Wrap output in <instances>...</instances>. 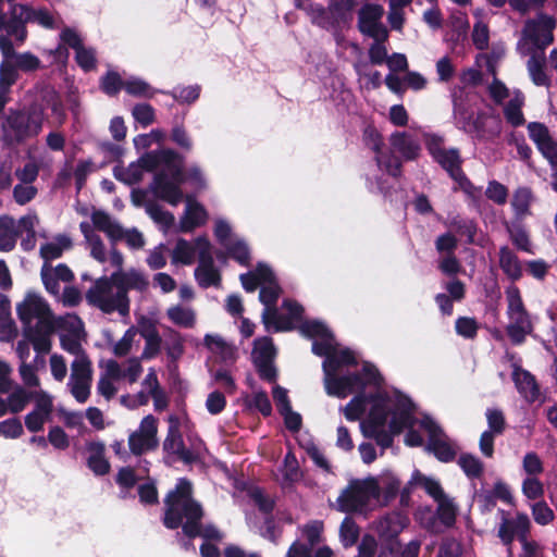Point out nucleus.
<instances>
[{"label": "nucleus", "mask_w": 557, "mask_h": 557, "mask_svg": "<svg viewBox=\"0 0 557 557\" xmlns=\"http://www.w3.org/2000/svg\"><path fill=\"white\" fill-rule=\"evenodd\" d=\"M125 91L134 97L151 98L154 90L145 81L131 77L124 82Z\"/></svg>", "instance_id": "obj_53"}, {"label": "nucleus", "mask_w": 557, "mask_h": 557, "mask_svg": "<svg viewBox=\"0 0 557 557\" xmlns=\"http://www.w3.org/2000/svg\"><path fill=\"white\" fill-rule=\"evenodd\" d=\"M300 330L305 336L313 339L312 352L325 357L322 368L326 394L346 398L352 393H360L343 408V411L350 421H356L366 413L360 423L366 437L373 438L384 450L392 446L395 435L408 429L405 436L406 445L421 446L423 438L413 430L419 423L428 433V450L445 462L455 457L457 446L431 417L423 416L417 420L413 404L406 395L381 387L382 377L374 366L366 362L361 373L349 371L350 367L358 362L356 354L341 347L322 322L307 321Z\"/></svg>", "instance_id": "obj_1"}, {"label": "nucleus", "mask_w": 557, "mask_h": 557, "mask_svg": "<svg viewBox=\"0 0 557 557\" xmlns=\"http://www.w3.org/2000/svg\"><path fill=\"white\" fill-rule=\"evenodd\" d=\"M90 225L94 231H101L113 240L120 239L123 236V228L121 225L104 211H92Z\"/></svg>", "instance_id": "obj_33"}, {"label": "nucleus", "mask_w": 557, "mask_h": 557, "mask_svg": "<svg viewBox=\"0 0 557 557\" xmlns=\"http://www.w3.org/2000/svg\"><path fill=\"white\" fill-rule=\"evenodd\" d=\"M336 503L343 512L367 516L380 508L377 482L373 475L350 480Z\"/></svg>", "instance_id": "obj_6"}, {"label": "nucleus", "mask_w": 557, "mask_h": 557, "mask_svg": "<svg viewBox=\"0 0 557 557\" xmlns=\"http://www.w3.org/2000/svg\"><path fill=\"white\" fill-rule=\"evenodd\" d=\"M454 119L456 125L469 134H473L480 139L491 140L498 137L502 133V122L498 116L488 114H478L475 119L472 113L461 102H454Z\"/></svg>", "instance_id": "obj_9"}, {"label": "nucleus", "mask_w": 557, "mask_h": 557, "mask_svg": "<svg viewBox=\"0 0 557 557\" xmlns=\"http://www.w3.org/2000/svg\"><path fill=\"white\" fill-rule=\"evenodd\" d=\"M136 335H137V330L134 326L129 327L124 333V335L122 336L121 339H119L117 342L113 343V345H112V352L116 357H124V356H126L132 350L133 343H134V339H135Z\"/></svg>", "instance_id": "obj_59"}, {"label": "nucleus", "mask_w": 557, "mask_h": 557, "mask_svg": "<svg viewBox=\"0 0 557 557\" xmlns=\"http://www.w3.org/2000/svg\"><path fill=\"white\" fill-rule=\"evenodd\" d=\"M297 9L305 11L311 22L324 29H335L341 26L338 18L332 15L330 7L325 9L323 5L313 3L309 0H294Z\"/></svg>", "instance_id": "obj_23"}, {"label": "nucleus", "mask_w": 557, "mask_h": 557, "mask_svg": "<svg viewBox=\"0 0 557 557\" xmlns=\"http://www.w3.org/2000/svg\"><path fill=\"white\" fill-rule=\"evenodd\" d=\"M86 300L104 313L117 311L124 317L129 312L128 296L114 284L112 275L96 280L86 293Z\"/></svg>", "instance_id": "obj_7"}, {"label": "nucleus", "mask_w": 557, "mask_h": 557, "mask_svg": "<svg viewBox=\"0 0 557 557\" xmlns=\"http://www.w3.org/2000/svg\"><path fill=\"white\" fill-rule=\"evenodd\" d=\"M458 463L469 478H479L483 472L482 461L473 455H461Z\"/></svg>", "instance_id": "obj_58"}, {"label": "nucleus", "mask_w": 557, "mask_h": 557, "mask_svg": "<svg viewBox=\"0 0 557 557\" xmlns=\"http://www.w3.org/2000/svg\"><path fill=\"white\" fill-rule=\"evenodd\" d=\"M72 242L70 237L65 235H58L50 242L46 243L40 247V256L46 260L50 261L61 257L63 251L70 249Z\"/></svg>", "instance_id": "obj_41"}, {"label": "nucleus", "mask_w": 557, "mask_h": 557, "mask_svg": "<svg viewBox=\"0 0 557 557\" xmlns=\"http://www.w3.org/2000/svg\"><path fill=\"white\" fill-rule=\"evenodd\" d=\"M374 480L377 482L380 507L386 506L396 497L400 488V481L389 471L382 472L380 475L374 476Z\"/></svg>", "instance_id": "obj_29"}, {"label": "nucleus", "mask_w": 557, "mask_h": 557, "mask_svg": "<svg viewBox=\"0 0 557 557\" xmlns=\"http://www.w3.org/2000/svg\"><path fill=\"white\" fill-rule=\"evenodd\" d=\"M485 196L496 205H505L508 199V189L505 185L497 181L488 182Z\"/></svg>", "instance_id": "obj_63"}, {"label": "nucleus", "mask_w": 557, "mask_h": 557, "mask_svg": "<svg viewBox=\"0 0 557 557\" xmlns=\"http://www.w3.org/2000/svg\"><path fill=\"white\" fill-rule=\"evenodd\" d=\"M499 265L502 270L511 278L518 280L522 274L521 264L517 256L506 246L499 251Z\"/></svg>", "instance_id": "obj_43"}, {"label": "nucleus", "mask_w": 557, "mask_h": 557, "mask_svg": "<svg viewBox=\"0 0 557 557\" xmlns=\"http://www.w3.org/2000/svg\"><path fill=\"white\" fill-rule=\"evenodd\" d=\"M228 253L240 264H247L249 261V248L247 244L240 239L236 238L232 243L228 244V247H225Z\"/></svg>", "instance_id": "obj_64"}, {"label": "nucleus", "mask_w": 557, "mask_h": 557, "mask_svg": "<svg viewBox=\"0 0 557 557\" xmlns=\"http://www.w3.org/2000/svg\"><path fill=\"white\" fill-rule=\"evenodd\" d=\"M450 226L460 235L467 238L470 244L476 243V225L472 220L459 219L454 220Z\"/></svg>", "instance_id": "obj_61"}, {"label": "nucleus", "mask_w": 557, "mask_h": 557, "mask_svg": "<svg viewBox=\"0 0 557 557\" xmlns=\"http://www.w3.org/2000/svg\"><path fill=\"white\" fill-rule=\"evenodd\" d=\"M555 27L556 21L549 15L541 14L534 20H529L525 23L523 36L519 44L520 49L529 44L536 49H544L553 42Z\"/></svg>", "instance_id": "obj_13"}, {"label": "nucleus", "mask_w": 557, "mask_h": 557, "mask_svg": "<svg viewBox=\"0 0 557 557\" xmlns=\"http://www.w3.org/2000/svg\"><path fill=\"white\" fill-rule=\"evenodd\" d=\"M474 14L478 17V21L473 26L472 40L478 49L483 50L488 45V27L481 18L480 10H476Z\"/></svg>", "instance_id": "obj_55"}, {"label": "nucleus", "mask_w": 557, "mask_h": 557, "mask_svg": "<svg viewBox=\"0 0 557 557\" xmlns=\"http://www.w3.org/2000/svg\"><path fill=\"white\" fill-rule=\"evenodd\" d=\"M275 355V348L270 337H260L255 339L251 352L252 361L263 380L272 382L276 377V370L272 364Z\"/></svg>", "instance_id": "obj_19"}, {"label": "nucleus", "mask_w": 557, "mask_h": 557, "mask_svg": "<svg viewBox=\"0 0 557 557\" xmlns=\"http://www.w3.org/2000/svg\"><path fill=\"white\" fill-rule=\"evenodd\" d=\"M356 3L357 0H330V10L341 25L347 24L351 20Z\"/></svg>", "instance_id": "obj_48"}, {"label": "nucleus", "mask_w": 557, "mask_h": 557, "mask_svg": "<svg viewBox=\"0 0 557 557\" xmlns=\"http://www.w3.org/2000/svg\"><path fill=\"white\" fill-rule=\"evenodd\" d=\"M528 131L530 138L548 162L557 163V141L549 136L548 129L541 123H530Z\"/></svg>", "instance_id": "obj_25"}, {"label": "nucleus", "mask_w": 557, "mask_h": 557, "mask_svg": "<svg viewBox=\"0 0 557 557\" xmlns=\"http://www.w3.org/2000/svg\"><path fill=\"white\" fill-rule=\"evenodd\" d=\"M14 14H18L24 17L27 23L34 22L46 28H52L54 26V18L47 10H35L26 4L14 3Z\"/></svg>", "instance_id": "obj_39"}, {"label": "nucleus", "mask_w": 557, "mask_h": 557, "mask_svg": "<svg viewBox=\"0 0 557 557\" xmlns=\"http://www.w3.org/2000/svg\"><path fill=\"white\" fill-rule=\"evenodd\" d=\"M545 59L543 53H533L528 61V71L532 82L537 86H548L549 78L544 70Z\"/></svg>", "instance_id": "obj_44"}, {"label": "nucleus", "mask_w": 557, "mask_h": 557, "mask_svg": "<svg viewBox=\"0 0 557 557\" xmlns=\"http://www.w3.org/2000/svg\"><path fill=\"white\" fill-rule=\"evenodd\" d=\"M203 344L222 361H234L236 358V347L218 334H207Z\"/></svg>", "instance_id": "obj_31"}, {"label": "nucleus", "mask_w": 557, "mask_h": 557, "mask_svg": "<svg viewBox=\"0 0 557 557\" xmlns=\"http://www.w3.org/2000/svg\"><path fill=\"white\" fill-rule=\"evenodd\" d=\"M163 448L169 454L176 455L180 459L187 463L196 460L203 449L202 443L200 441L195 443L191 449H188L184 446L181 433L177 429V420L174 418H170V429L163 443Z\"/></svg>", "instance_id": "obj_21"}, {"label": "nucleus", "mask_w": 557, "mask_h": 557, "mask_svg": "<svg viewBox=\"0 0 557 557\" xmlns=\"http://www.w3.org/2000/svg\"><path fill=\"white\" fill-rule=\"evenodd\" d=\"M92 382L91 362L88 357H78L71 364V374L67 382L70 393L79 404H84L90 396Z\"/></svg>", "instance_id": "obj_14"}, {"label": "nucleus", "mask_w": 557, "mask_h": 557, "mask_svg": "<svg viewBox=\"0 0 557 557\" xmlns=\"http://www.w3.org/2000/svg\"><path fill=\"white\" fill-rule=\"evenodd\" d=\"M59 329L60 334H81L84 333L83 322L75 314L54 318V330Z\"/></svg>", "instance_id": "obj_49"}, {"label": "nucleus", "mask_w": 557, "mask_h": 557, "mask_svg": "<svg viewBox=\"0 0 557 557\" xmlns=\"http://www.w3.org/2000/svg\"><path fill=\"white\" fill-rule=\"evenodd\" d=\"M34 392H28L23 386L16 387L10 393L7 398L9 411L11 413H18L25 409L30 399H33Z\"/></svg>", "instance_id": "obj_47"}, {"label": "nucleus", "mask_w": 557, "mask_h": 557, "mask_svg": "<svg viewBox=\"0 0 557 557\" xmlns=\"http://www.w3.org/2000/svg\"><path fill=\"white\" fill-rule=\"evenodd\" d=\"M505 295L508 317L507 334L513 344H521L532 332V322L524 308L519 288L510 285L506 288Z\"/></svg>", "instance_id": "obj_8"}, {"label": "nucleus", "mask_w": 557, "mask_h": 557, "mask_svg": "<svg viewBox=\"0 0 557 557\" xmlns=\"http://www.w3.org/2000/svg\"><path fill=\"white\" fill-rule=\"evenodd\" d=\"M25 336L33 345L37 354H47L51 349V335L54 330L41 326H24Z\"/></svg>", "instance_id": "obj_35"}, {"label": "nucleus", "mask_w": 557, "mask_h": 557, "mask_svg": "<svg viewBox=\"0 0 557 557\" xmlns=\"http://www.w3.org/2000/svg\"><path fill=\"white\" fill-rule=\"evenodd\" d=\"M83 337H84V333L72 334V335L60 334L61 347L65 351L70 352L71 355H74L75 356L74 360H77L78 357H81V356L87 357L82 347Z\"/></svg>", "instance_id": "obj_51"}, {"label": "nucleus", "mask_w": 557, "mask_h": 557, "mask_svg": "<svg viewBox=\"0 0 557 557\" xmlns=\"http://www.w3.org/2000/svg\"><path fill=\"white\" fill-rule=\"evenodd\" d=\"M168 319L175 325L184 329H191L196 324L195 310L185 305H173L166 310Z\"/></svg>", "instance_id": "obj_40"}, {"label": "nucleus", "mask_w": 557, "mask_h": 557, "mask_svg": "<svg viewBox=\"0 0 557 557\" xmlns=\"http://www.w3.org/2000/svg\"><path fill=\"white\" fill-rule=\"evenodd\" d=\"M0 51L2 54V62L0 63V89L8 94L10 87L18 77V69L13 61V44L4 37H0Z\"/></svg>", "instance_id": "obj_22"}, {"label": "nucleus", "mask_w": 557, "mask_h": 557, "mask_svg": "<svg viewBox=\"0 0 557 557\" xmlns=\"http://www.w3.org/2000/svg\"><path fill=\"white\" fill-rule=\"evenodd\" d=\"M384 9L380 4H366L359 11V30L373 39H387L388 33L382 24Z\"/></svg>", "instance_id": "obj_20"}, {"label": "nucleus", "mask_w": 557, "mask_h": 557, "mask_svg": "<svg viewBox=\"0 0 557 557\" xmlns=\"http://www.w3.org/2000/svg\"><path fill=\"white\" fill-rule=\"evenodd\" d=\"M185 201L186 206L180 219L178 228L181 232L189 233L207 222L208 212L205 207L191 196H186Z\"/></svg>", "instance_id": "obj_24"}, {"label": "nucleus", "mask_w": 557, "mask_h": 557, "mask_svg": "<svg viewBox=\"0 0 557 557\" xmlns=\"http://www.w3.org/2000/svg\"><path fill=\"white\" fill-rule=\"evenodd\" d=\"M389 141L392 147L407 160L416 159L420 152L419 143L406 132L393 133Z\"/></svg>", "instance_id": "obj_30"}, {"label": "nucleus", "mask_w": 557, "mask_h": 557, "mask_svg": "<svg viewBox=\"0 0 557 557\" xmlns=\"http://www.w3.org/2000/svg\"><path fill=\"white\" fill-rule=\"evenodd\" d=\"M512 379L516 387L523 398L529 401H534L539 396V387L534 377L528 372L518 367L512 371Z\"/></svg>", "instance_id": "obj_34"}, {"label": "nucleus", "mask_w": 557, "mask_h": 557, "mask_svg": "<svg viewBox=\"0 0 557 557\" xmlns=\"http://www.w3.org/2000/svg\"><path fill=\"white\" fill-rule=\"evenodd\" d=\"M143 336L146 339V347L143 351V358H152L154 357L161 345V338L157 331L152 327L151 330H143L141 331Z\"/></svg>", "instance_id": "obj_62"}, {"label": "nucleus", "mask_w": 557, "mask_h": 557, "mask_svg": "<svg viewBox=\"0 0 557 557\" xmlns=\"http://www.w3.org/2000/svg\"><path fill=\"white\" fill-rule=\"evenodd\" d=\"M364 144L375 152L377 168L391 176H397L400 172V162L397 158L382 151L383 139L380 132L372 125L363 129Z\"/></svg>", "instance_id": "obj_17"}, {"label": "nucleus", "mask_w": 557, "mask_h": 557, "mask_svg": "<svg viewBox=\"0 0 557 557\" xmlns=\"http://www.w3.org/2000/svg\"><path fill=\"white\" fill-rule=\"evenodd\" d=\"M79 228L84 234L85 240L90 249V255L94 259L99 261L100 263L106 262L107 253L104 245L100 238V236L94 231L92 226L89 222L84 221L79 224Z\"/></svg>", "instance_id": "obj_38"}, {"label": "nucleus", "mask_w": 557, "mask_h": 557, "mask_svg": "<svg viewBox=\"0 0 557 557\" xmlns=\"http://www.w3.org/2000/svg\"><path fill=\"white\" fill-rule=\"evenodd\" d=\"M16 311L24 326L36 325L54 330V317L47 301L35 292H27L24 299L17 304Z\"/></svg>", "instance_id": "obj_12"}, {"label": "nucleus", "mask_w": 557, "mask_h": 557, "mask_svg": "<svg viewBox=\"0 0 557 557\" xmlns=\"http://www.w3.org/2000/svg\"><path fill=\"white\" fill-rule=\"evenodd\" d=\"M17 242L16 221L9 215L0 216V251L9 252Z\"/></svg>", "instance_id": "obj_37"}, {"label": "nucleus", "mask_w": 557, "mask_h": 557, "mask_svg": "<svg viewBox=\"0 0 557 557\" xmlns=\"http://www.w3.org/2000/svg\"><path fill=\"white\" fill-rule=\"evenodd\" d=\"M88 467L97 475H103L109 472L110 465L104 457V445L100 442H92L87 445Z\"/></svg>", "instance_id": "obj_36"}, {"label": "nucleus", "mask_w": 557, "mask_h": 557, "mask_svg": "<svg viewBox=\"0 0 557 557\" xmlns=\"http://www.w3.org/2000/svg\"><path fill=\"white\" fill-rule=\"evenodd\" d=\"M522 469L525 478L539 476L544 471V466L539 455L530 451L522 459Z\"/></svg>", "instance_id": "obj_60"}, {"label": "nucleus", "mask_w": 557, "mask_h": 557, "mask_svg": "<svg viewBox=\"0 0 557 557\" xmlns=\"http://www.w3.org/2000/svg\"><path fill=\"white\" fill-rule=\"evenodd\" d=\"M523 104V96L519 91H513L512 96L508 100V102L505 104L504 113L507 119V121L513 125L519 126L523 124L524 119L521 111V107Z\"/></svg>", "instance_id": "obj_45"}, {"label": "nucleus", "mask_w": 557, "mask_h": 557, "mask_svg": "<svg viewBox=\"0 0 557 557\" xmlns=\"http://www.w3.org/2000/svg\"><path fill=\"white\" fill-rule=\"evenodd\" d=\"M409 523L407 515L400 511L387 513L376 523V530L380 535L387 539L397 536Z\"/></svg>", "instance_id": "obj_28"}, {"label": "nucleus", "mask_w": 557, "mask_h": 557, "mask_svg": "<svg viewBox=\"0 0 557 557\" xmlns=\"http://www.w3.org/2000/svg\"><path fill=\"white\" fill-rule=\"evenodd\" d=\"M44 110L39 106L9 111L1 123L3 147L14 148L36 138L42 131Z\"/></svg>", "instance_id": "obj_5"}, {"label": "nucleus", "mask_w": 557, "mask_h": 557, "mask_svg": "<svg viewBox=\"0 0 557 557\" xmlns=\"http://www.w3.org/2000/svg\"><path fill=\"white\" fill-rule=\"evenodd\" d=\"M34 408L25 416V426L29 432L36 433L44 429L53 412V397L46 391H35L33 395Z\"/></svg>", "instance_id": "obj_16"}, {"label": "nucleus", "mask_w": 557, "mask_h": 557, "mask_svg": "<svg viewBox=\"0 0 557 557\" xmlns=\"http://www.w3.org/2000/svg\"><path fill=\"white\" fill-rule=\"evenodd\" d=\"M184 160L182 159V165ZM183 181L189 183L196 191H201L207 188V178L202 170L197 165H190L185 172L182 170Z\"/></svg>", "instance_id": "obj_50"}, {"label": "nucleus", "mask_w": 557, "mask_h": 557, "mask_svg": "<svg viewBox=\"0 0 557 557\" xmlns=\"http://www.w3.org/2000/svg\"><path fill=\"white\" fill-rule=\"evenodd\" d=\"M532 201V194L529 188H518L513 194L511 206L517 215H525Z\"/></svg>", "instance_id": "obj_54"}, {"label": "nucleus", "mask_w": 557, "mask_h": 557, "mask_svg": "<svg viewBox=\"0 0 557 557\" xmlns=\"http://www.w3.org/2000/svg\"><path fill=\"white\" fill-rule=\"evenodd\" d=\"M158 420L151 416H146L138 428L128 437L129 449L135 455H141L158 446Z\"/></svg>", "instance_id": "obj_18"}, {"label": "nucleus", "mask_w": 557, "mask_h": 557, "mask_svg": "<svg viewBox=\"0 0 557 557\" xmlns=\"http://www.w3.org/2000/svg\"><path fill=\"white\" fill-rule=\"evenodd\" d=\"M199 239L200 237L196 238L194 242H189L184 238L177 239L171 253L172 263L184 265L193 264L196 256L198 257Z\"/></svg>", "instance_id": "obj_32"}, {"label": "nucleus", "mask_w": 557, "mask_h": 557, "mask_svg": "<svg viewBox=\"0 0 557 557\" xmlns=\"http://www.w3.org/2000/svg\"><path fill=\"white\" fill-rule=\"evenodd\" d=\"M195 278L202 288L219 286L221 281L219 270L214 265L212 246L209 239L202 236L198 240V265L195 269Z\"/></svg>", "instance_id": "obj_15"}, {"label": "nucleus", "mask_w": 557, "mask_h": 557, "mask_svg": "<svg viewBox=\"0 0 557 557\" xmlns=\"http://www.w3.org/2000/svg\"><path fill=\"white\" fill-rule=\"evenodd\" d=\"M339 535L343 545L346 547L352 546L357 542L359 537V528L351 518L346 517L343 520Z\"/></svg>", "instance_id": "obj_57"}, {"label": "nucleus", "mask_w": 557, "mask_h": 557, "mask_svg": "<svg viewBox=\"0 0 557 557\" xmlns=\"http://www.w3.org/2000/svg\"><path fill=\"white\" fill-rule=\"evenodd\" d=\"M412 481L417 485L421 486L436 503L447 496L443 491L440 482L431 476L423 475L422 473L416 471L412 475Z\"/></svg>", "instance_id": "obj_46"}, {"label": "nucleus", "mask_w": 557, "mask_h": 557, "mask_svg": "<svg viewBox=\"0 0 557 557\" xmlns=\"http://www.w3.org/2000/svg\"><path fill=\"white\" fill-rule=\"evenodd\" d=\"M437 515L444 525L450 527L455 523L457 508L451 498L445 496L437 503Z\"/></svg>", "instance_id": "obj_52"}, {"label": "nucleus", "mask_w": 557, "mask_h": 557, "mask_svg": "<svg viewBox=\"0 0 557 557\" xmlns=\"http://www.w3.org/2000/svg\"><path fill=\"white\" fill-rule=\"evenodd\" d=\"M146 211L149 216L159 224L163 230H168L171 227L175 221V218L172 213L163 210L160 206L154 203H149L146 206Z\"/></svg>", "instance_id": "obj_56"}, {"label": "nucleus", "mask_w": 557, "mask_h": 557, "mask_svg": "<svg viewBox=\"0 0 557 557\" xmlns=\"http://www.w3.org/2000/svg\"><path fill=\"white\" fill-rule=\"evenodd\" d=\"M112 281L117 285L120 290L125 292L126 296L129 289L143 292L149 285L146 275L136 269H129L126 271L117 270L112 273Z\"/></svg>", "instance_id": "obj_27"}, {"label": "nucleus", "mask_w": 557, "mask_h": 557, "mask_svg": "<svg viewBox=\"0 0 557 557\" xmlns=\"http://www.w3.org/2000/svg\"><path fill=\"white\" fill-rule=\"evenodd\" d=\"M426 148L434 160L445 169L460 188L470 191L472 184L467 180L460 169V157L456 149L446 150L443 147V138L436 134H424Z\"/></svg>", "instance_id": "obj_11"}, {"label": "nucleus", "mask_w": 557, "mask_h": 557, "mask_svg": "<svg viewBox=\"0 0 557 557\" xmlns=\"http://www.w3.org/2000/svg\"><path fill=\"white\" fill-rule=\"evenodd\" d=\"M502 515V524L498 530V536L504 544L509 545L515 537L522 544L520 557H543L541 547L534 541L528 540L530 529V519L524 513H517L515 518H506L505 511L499 510Z\"/></svg>", "instance_id": "obj_10"}, {"label": "nucleus", "mask_w": 557, "mask_h": 557, "mask_svg": "<svg viewBox=\"0 0 557 557\" xmlns=\"http://www.w3.org/2000/svg\"><path fill=\"white\" fill-rule=\"evenodd\" d=\"M148 172H154L150 189L157 198L172 206L183 200L182 156L172 149L150 151L128 166L116 165L113 169L114 177L126 185L139 183Z\"/></svg>", "instance_id": "obj_2"}, {"label": "nucleus", "mask_w": 557, "mask_h": 557, "mask_svg": "<svg viewBox=\"0 0 557 557\" xmlns=\"http://www.w3.org/2000/svg\"><path fill=\"white\" fill-rule=\"evenodd\" d=\"M280 474L282 484L284 485L293 484L301 479L302 472L299 468L298 460L294 453L288 451L285 455L283 466L280 469Z\"/></svg>", "instance_id": "obj_42"}, {"label": "nucleus", "mask_w": 557, "mask_h": 557, "mask_svg": "<svg viewBox=\"0 0 557 557\" xmlns=\"http://www.w3.org/2000/svg\"><path fill=\"white\" fill-rule=\"evenodd\" d=\"M202 509L191 497V484L186 479H180L175 490L165 498L163 523L169 529L183 528L188 537L202 536L205 542L200 547L202 557H220L218 547L211 541H220L222 534L213 525L201 527Z\"/></svg>", "instance_id": "obj_3"}, {"label": "nucleus", "mask_w": 557, "mask_h": 557, "mask_svg": "<svg viewBox=\"0 0 557 557\" xmlns=\"http://www.w3.org/2000/svg\"><path fill=\"white\" fill-rule=\"evenodd\" d=\"M240 282L247 292H253L258 286L260 287L259 298L264 306L262 322L267 331H289L301 320L304 310L296 301L285 300L281 311L275 308L281 289L272 270L267 264L259 263L255 271L242 274Z\"/></svg>", "instance_id": "obj_4"}, {"label": "nucleus", "mask_w": 557, "mask_h": 557, "mask_svg": "<svg viewBox=\"0 0 557 557\" xmlns=\"http://www.w3.org/2000/svg\"><path fill=\"white\" fill-rule=\"evenodd\" d=\"M14 13V4H12L9 11V17L4 15V23L0 27V30H4L0 37H4L11 41L13 44V49L15 46L21 47L27 38V21Z\"/></svg>", "instance_id": "obj_26"}]
</instances>
